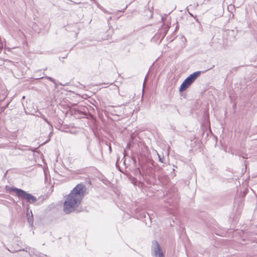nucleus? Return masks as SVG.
<instances>
[{
  "mask_svg": "<svg viewBox=\"0 0 257 257\" xmlns=\"http://www.w3.org/2000/svg\"><path fill=\"white\" fill-rule=\"evenodd\" d=\"M166 31H164V32L163 33V36H162V38L164 37V36L166 35Z\"/></svg>",
  "mask_w": 257,
  "mask_h": 257,
  "instance_id": "obj_13",
  "label": "nucleus"
},
{
  "mask_svg": "<svg viewBox=\"0 0 257 257\" xmlns=\"http://www.w3.org/2000/svg\"><path fill=\"white\" fill-rule=\"evenodd\" d=\"M31 214H32V212H31ZM28 221L29 223V224H33V215H32L31 216L28 217Z\"/></svg>",
  "mask_w": 257,
  "mask_h": 257,
  "instance_id": "obj_7",
  "label": "nucleus"
},
{
  "mask_svg": "<svg viewBox=\"0 0 257 257\" xmlns=\"http://www.w3.org/2000/svg\"><path fill=\"white\" fill-rule=\"evenodd\" d=\"M175 31H176V30H177V26H176V27H175Z\"/></svg>",
  "mask_w": 257,
  "mask_h": 257,
  "instance_id": "obj_20",
  "label": "nucleus"
},
{
  "mask_svg": "<svg viewBox=\"0 0 257 257\" xmlns=\"http://www.w3.org/2000/svg\"><path fill=\"white\" fill-rule=\"evenodd\" d=\"M84 115H85V116H84V117H86V118H89V116L90 117H92V115L90 113H88V112H84Z\"/></svg>",
  "mask_w": 257,
  "mask_h": 257,
  "instance_id": "obj_9",
  "label": "nucleus"
},
{
  "mask_svg": "<svg viewBox=\"0 0 257 257\" xmlns=\"http://www.w3.org/2000/svg\"><path fill=\"white\" fill-rule=\"evenodd\" d=\"M158 156H159V161L162 162V163H163V158H161L159 155H158Z\"/></svg>",
  "mask_w": 257,
  "mask_h": 257,
  "instance_id": "obj_12",
  "label": "nucleus"
},
{
  "mask_svg": "<svg viewBox=\"0 0 257 257\" xmlns=\"http://www.w3.org/2000/svg\"><path fill=\"white\" fill-rule=\"evenodd\" d=\"M73 3L75 4H80L81 3L80 2H73Z\"/></svg>",
  "mask_w": 257,
  "mask_h": 257,
  "instance_id": "obj_15",
  "label": "nucleus"
},
{
  "mask_svg": "<svg viewBox=\"0 0 257 257\" xmlns=\"http://www.w3.org/2000/svg\"><path fill=\"white\" fill-rule=\"evenodd\" d=\"M186 38L183 36H182L180 38V47L181 49H183L186 47Z\"/></svg>",
  "mask_w": 257,
  "mask_h": 257,
  "instance_id": "obj_5",
  "label": "nucleus"
},
{
  "mask_svg": "<svg viewBox=\"0 0 257 257\" xmlns=\"http://www.w3.org/2000/svg\"><path fill=\"white\" fill-rule=\"evenodd\" d=\"M189 14H190L191 16L193 17V15H192V14H191V13H190L189 12Z\"/></svg>",
  "mask_w": 257,
  "mask_h": 257,
  "instance_id": "obj_19",
  "label": "nucleus"
},
{
  "mask_svg": "<svg viewBox=\"0 0 257 257\" xmlns=\"http://www.w3.org/2000/svg\"><path fill=\"white\" fill-rule=\"evenodd\" d=\"M166 28H167L168 29H169V27L168 26L166 27Z\"/></svg>",
  "mask_w": 257,
  "mask_h": 257,
  "instance_id": "obj_21",
  "label": "nucleus"
},
{
  "mask_svg": "<svg viewBox=\"0 0 257 257\" xmlns=\"http://www.w3.org/2000/svg\"><path fill=\"white\" fill-rule=\"evenodd\" d=\"M45 78L51 81L52 82L54 83V84H56L55 80L53 78L49 76H45Z\"/></svg>",
  "mask_w": 257,
  "mask_h": 257,
  "instance_id": "obj_8",
  "label": "nucleus"
},
{
  "mask_svg": "<svg viewBox=\"0 0 257 257\" xmlns=\"http://www.w3.org/2000/svg\"><path fill=\"white\" fill-rule=\"evenodd\" d=\"M125 152H125V150H124V156H125Z\"/></svg>",
  "mask_w": 257,
  "mask_h": 257,
  "instance_id": "obj_18",
  "label": "nucleus"
},
{
  "mask_svg": "<svg viewBox=\"0 0 257 257\" xmlns=\"http://www.w3.org/2000/svg\"><path fill=\"white\" fill-rule=\"evenodd\" d=\"M42 118L46 122H47L48 124L50 125V122L48 121V120L46 118V117L44 115L42 116Z\"/></svg>",
  "mask_w": 257,
  "mask_h": 257,
  "instance_id": "obj_10",
  "label": "nucleus"
},
{
  "mask_svg": "<svg viewBox=\"0 0 257 257\" xmlns=\"http://www.w3.org/2000/svg\"><path fill=\"white\" fill-rule=\"evenodd\" d=\"M43 78H45V77H44V76L41 77H40V79H42ZM38 79H39V78H38Z\"/></svg>",
  "mask_w": 257,
  "mask_h": 257,
  "instance_id": "obj_17",
  "label": "nucleus"
},
{
  "mask_svg": "<svg viewBox=\"0 0 257 257\" xmlns=\"http://www.w3.org/2000/svg\"><path fill=\"white\" fill-rule=\"evenodd\" d=\"M109 151L110 152L111 151V148L110 146L109 147Z\"/></svg>",
  "mask_w": 257,
  "mask_h": 257,
  "instance_id": "obj_16",
  "label": "nucleus"
},
{
  "mask_svg": "<svg viewBox=\"0 0 257 257\" xmlns=\"http://www.w3.org/2000/svg\"><path fill=\"white\" fill-rule=\"evenodd\" d=\"M127 7H128V5H126V6H125V7L123 9H122V10H120V11H118V12H124V11L127 9Z\"/></svg>",
  "mask_w": 257,
  "mask_h": 257,
  "instance_id": "obj_11",
  "label": "nucleus"
},
{
  "mask_svg": "<svg viewBox=\"0 0 257 257\" xmlns=\"http://www.w3.org/2000/svg\"><path fill=\"white\" fill-rule=\"evenodd\" d=\"M152 250L153 254L156 257H164L162 248L157 240L152 241Z\"/></svg>",
  "mask_w": 257,
  "mask_h": 257,
  "instance_id": "obj_4",
  "label": "nucleus"
},
{
  "mask_svg": "<svg viewBox=\"0 0 257 257\" xmlns=\"http://www.w3.org/2000/svg\"><path fill=\"white\" fill-rule=\"evenodd\" d=\"M202 72L200 71H196L188 76L181 84L179 91L182 92L186 90L191 84L199 76Z\"/></svg>",
  "mask_w": 257,
  "mask_h": 257,
  "instance_id": "obj_3",
  "label": "nucleus"
},
{
  "mask_svg": "<svg viewBox=\"0 0 257 257\" xmlns=\"http://www.w3.org/2000/svg\"><path fill=\"white\" fill-rule=\"evenodd\" d=\"M67 56H68V54H66L65 56H64V57H63L62 58H63V59H64V58H66L67 57Z\"/></svg>",
  "mask_w": 257,
  "mask_h": 257,
  "instance_id": "obj_14",
  "label": "nucleus"
},
{
  "mask_svg": "<svg viewBox=\"0 0 257 257\" xmlns=\"http://www.w3.org/2000/svg\"><path fill=\"white\" fill-rule=\"evenodd\" d=\"M86 190V187L83 184H78L67 195L63 205L64 211L66 214L74 211L79 206L84 196Z\"/></svg>",
  "mask_w": 257,
  "mask_h": 257,
  "instance_id": "obj_1",
  "label": "nucleus"
},
{
  "mask_svg": "<svg viewBox=\"0 0 257 257\" xmlns=\"http://www.w3.org/2000/svg\"><path fill=\"white\" fill-rule=\"evenodd\" d=\"M11 191L15 192L20 199H26L27 202L29 203H34L37 201L36 197L21 189L12 188Z\"/></svg>",
  "mask_w": 257,
  "mask_h": 257,
  "instance_id": "obj_2",
  "label": "nucleus"
},
{
  "mask_svg": "<svg viewBox=\"0 0 257 257\" xmlns=\"http://www.w3.org/2000/svg\"><path fill=\"white\" fill-rule=\"evenodd\" d=\"M30 255L31 256L35 255L36 256H39V257L40 256V253L35 249L32 248V249H30Z\"/></svg>",
  "mask_w": 257,
  "mask_h": 257,
  "instance_id": "obj_6",
  "label": "nucleus"
}]
</instances>
